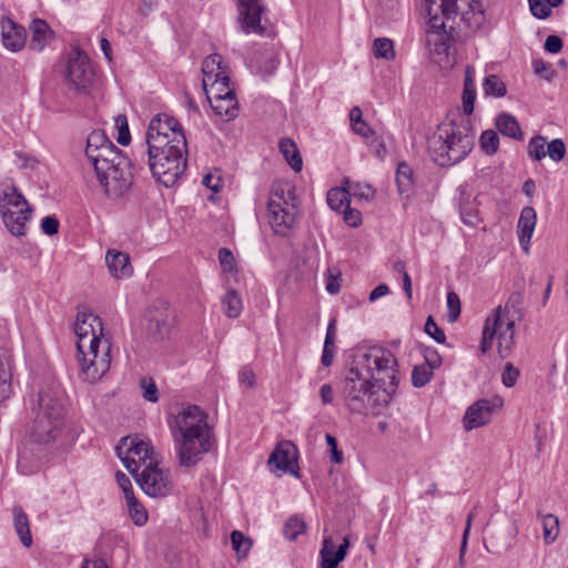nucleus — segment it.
Instances as JSON below:
<instances>
[{
	"instance_id": "obj_1",
	"label": "nucleus",
	"mask_w": 568,
	"mask_h": 568,
	"mask_svg": "<svg viewBox=\"0 0 568 568\" xmlns=\"http://www.w3.org/2000/svg\"><path fill=\"white\" fill-rule=\"evenodd\" d=\"M397 361L394 354L381 346L356 351L343 381L342 396L352 413H365L366 397L376 389L385 393V402L395 393L398 384Z\"/></svg>"
},
{
	"instance_id": "obj_2",
	"label": "nucleus",
	"mask_w": 568,
	"mask_h": 568,
	"mask_svg": "<svg viewBox=\"0 0 568 568\" xmlns=\"http://www.w3.org/2000/svg\"><path fill=\"white\" fill-rule=\"evenodd\" d=\"M85 156L94 168L100 186L109 197L123 196L133 184L131 161L103 131H92L87 138Z\"/></svg>"
},
{
	"instance_id": "obj_3",
	"label": "nucleus",
	"mask_w": 568,
	"mask_h": 568,
	"mask_svg": "<svg viewBox=\"0 0 568 568\" xmlns=\"http://www.w3.org/2000/svg\"><path fill=\"white\" fill-rule=\"evenodd\" d=\"M169 426L181 467L197 465L214 444L207 414L197 405H183L169 420Z\"/></svg>"
},
{
	"instance_id": "obj_4",
	"label": "nucleus",
	"mask_w": 568,
	"mask_h": 568,
	"mask_svg": "<svg viewBox=\"0 0 568 568\" xmlns=\"http://www.w3.org/2000/svg\"><path fill=\"white\" fill-rule=\"evenodd\" d=\"M77 362L83 381L94 383L109 372L111 342L103 334L101 318L91 312H79L74 323Z\"/></svg>"
},
{
	"instance_id": "obj_5",
	"label": "nucleus",
	"mask_w": 568,
	"mask_h": 568,
	"mask_svg": "<svg viewBox=\"0 0 568 568\" xmlns=\"http://www.w3.org/2000/svg\"><path fill=\"white\" fill-rule=\"evenodd\" d=\"M523 295L519 292L513 293L504 306H497L487 316L483 328L480 352L486 354L493 348L494 339L497 338V351L500 358H507L514 348L515 325L523 320Z\"/></svg>"
},
{
	"instance_id": "obj_6",
	"label": "nucleus",
	"mask_w": 568,
	"mask_h": 568,
	"mask_svg": "<svg viewBox=\"0 0 568 568\" xmlns=\"http://www.w3.org/2000/svg\"><path fill=\"white\" fill-rule=\"evenodd\" d=\"M474 145L475 133L468 119H462L460 123H442L427 140L428 154L439 166H450L460 162L470 153Z\"/></svg>"
},
{
	"instance_id": "obj_7",
	"label": "nucleus",
	"mask_w": 568,
	"mask_h": 568,
	"mask_svg": "<svg viewBox=\"0 0 568 568\" xmlns=\"http://www.w3.org/2000/svg\"><path fill=\"white\" fill-rule=\"evenodd\" d=\"M419 9L425 17L428 45L437 54H446L455 38V20L459 13L457 0H420Z\"/></svg>"
},
{
	"instance_id": "obj_8",
	"label": "nucleus",
	"mask_w": 568,
	"mask_h": 568,
	"mask_svg": "<svg viewBox=\"0 0 568 568\" xmlns=\"http://www.w3.org/2000/svg\"><path fill=\"white\" fill-rule=\"evenodd\" d=\"M186 139L178 135L164 145H148L149 166L152 175L165 186L173 185L186 169Z\"/></svg>"
},
{
	"instance_id": "obj_9",
	"label": "nucleus",
	"mask_w": 568,
	"mask_h": 568,
	"mask_svg": "<svg viewBox=\"0 0 568 568\" xmlns=\"http://www.w3.org/2000/svg\"><path fill=\"white\" fill-rule=\"evenodd\" d=\"M63 392L48 386L39 393V413L34 422V437L39 443H50L58 436L63 416Z\"/></svg>"
},
{
	"instance_id": "obj_10",
	"label": "nucleus",
	"mask_w": 568,
	"mask_h": 568,
	"mask_svg": "<svg viewBox=\"0 0 568 568\" xmlns=\"http://www.w3.org/2000/svg\"><path fill=\"white\" fill-rule=\"evenodd\" d=\"M94 77L89 57L80 49H73L64 74V85L75 93H87L91 84L93 85Z\"/></svg>"
},
{
	"instance_id": "obj_11",
	"label": "nucleus",
	"mask_w": 568,
	"mask_h": 568,
	"mask_svg": "<svg viewBox=\"0 0 568 568\" xmlns=\"http://www.w3.org/2000/svg\"><path fill=\"white\" fill-rule=\"evenodd\" d=\"M115 450L124 467L133 476H136L148 465V462H156L153 457V447L138 437L128 436L122 438Z\"/></svg>"
},
{
	"instance_id": "obj_12",
	"label": "nucleus",
	"mask_w": 568,
	"mask_h": 568,
	"mask_svg": "<svg viewBox=\"0 0 568 568\" xmlns=\"http://www.w3.org/2000/svg\"><path fill=\"white\" fill-rule=\"evenodd\" d=\"M133 477L141 489L151 497H164L173 488L169 471L159 467L158 462H148V465Z\"/></svg>"
},
{
	"instance_id": "obj_13",
	"label": "nucleus",
	"mask_w": 568,
	"mask_h": 568,
	"mask_svg": "<svg viewBox=\"0 0 568 568\" xmlns=\"http://www.w3.org/2000/svg\"><path fill=\"white\" fill-rule=\"evenodd\" d=\"M178 135H184L180 122L168 114H158L150 121L145 142L146 145H153L156 149V145L170 143L171 139Z\"/></svg>"
},
{
	"instance_id": "obj_14",
	"label": "nucleus",
	"mask_w": 568,
	"mask_h": 568,
	"mask_svg": "<svg viewBox=\"0 0 568 568\" xmlns=\"http://www.w3.org/2000/svg\"><path fill=\"white\" fill-rule=\"evenodd\" d=\"M268 223L274 233L281 236H287L295 223L296 206L295 203L282 206L281 204L268 201Z\"/></svg>"
},
{
	"instance_id": "obj_15",
	"label": "nucleus",
	"mask_w": 568,
	"mask_h": 568,
	"mask_svg": "<svg viewBox=\"0 0 568 568\" xmlns=\"http://www.w3.org/2000/svg\"><path fill=\"white\" fill-rule=\"evenodd\" d=\"M265 11L261 0H239V16L241 29L245 33L262 34L264 27L261 23V16Z\"/></svg>"
},
{
	"instance_id": "obj_16",
	"label": "nucleus",
	"mask_w": 568,
	"mask_h": 568,
	"mask_svg": "<svg viewBox=\"0 0 568 568\" xmlns=\"http://www.w3.org/2000/svg\"><path fill=\"white\" fill-rule=\"evenodd\" d=\"M348 547V537H344L343 542L339 546L335 545L331 536L325 537L320 551L322 559L321 568H337L338 564L345 559Z\"/></svg>"
},
{
	"instance_id": "obj_17",
	"label": "nucleus",
	"mask_w": 568,
	"mask_h": 568,
	"mask_svg": "<svg viewBox=\"0 0 568 568\" xmlns=\"http://www.w3.org/2000/svg\"><path fill=\"white\" fill-rule=\"evenodd\" d=\"M296 455V447L292 443H281L271 454L268 465L285 473H293L297 460Z\"/></svg>"
},
{
	"instance_id": "obj_18",
	"label": "nucleus",
	"mask_w": 568,
	"mask_h": 568,
	"mask_svg": "<svg viewBox=\"0 0 568 568\" xmlns=\"http://www.w3.org/2000/svg\"><path fill=\"white\" fill-rule=\"evenodd\" d=\"M493 408L488 399H479L470 405L464 416V427L471 430L489 423Z\"/></svg>"
},
{
	"instance_id": "obj_19",
	"label": "nucleus",
	"mask_w": 568,
	"mask_h": 568,
	"mask_svg": "<svg viewBox=\"0 0 568 568\" xmlns=\"http://www.w3.org/2000/svg\"><path fill=\"white\" fill-rule=\"evenodd\" d=\"M1 36L3 45L13 52L19 51L26 44L27 33L24 28L11 19L1 21Z\"/></svg>"
},
{
	"instance_id": "obj_20",
	"label": "nucleus",
	"mask_w": 568,
	"mask_h": 568,
	"mask_svg": "<svg viewBox=\"0 0 568 568\" xmlns=\"http://www.w3.org/2000/svg\"><path fill=\"white\" fill-rule=\"evenodd\" d=\"M105 263L110 274L115 278H125L132 275L133 268L128 253L116 250H108Z\"/></svg>"
},
{
	"instance_id": "obj_21",
	"label": "nucleus",
	"mask_w": 568,
	"mask_h": 568,
	"mask_svg": "<svg viewBox=\"0 0 568 568\" xmlns=\"http://www.w3.org/2000/svg\"><path fill=\"white\" fill-rule=\"evenodd\" d=\"M537 223V214L534 207L525 206L519 215L517 233L521 247L528 252L531 236Z\"/></svg>"
},
{
	"instance_id": "obj_22",
	"label": "nucleus",
	"mask_w": 568,
	"mask_h": 568,
	"mask_svg": "<svg viewBox=\"0 0 568 568\" xmlns=\"http://www.w3.org/2000/svg\"><path fill=\"white\" fill-rule=\"evenodd\" d=\"M7 230L17 237L24 236L27 233L26 224L31 219L32 209L23 211H3L0 213Z\"/></svg>"
},
{
	"instance_id": "obj_23",
	"label": "nucleus",
	"mask_w": 568,
	"mask_h": 568,
	"mask_svg": "<svg viewBox=\"0 0 568 568\" xmlns=\"http://www.w3.org/2000/svg\"><path fill=\"white\" fill-rule=\"evenodd\" d=\"M31 209L26 197L18 192L13 183L7 184L0 192V213L6 211H23Z\"/></svg>"
},
{
	"instance_id": "obj_24",
	"label": "nucleus",
	"mask_w": 568,
	"mask_h": 568,
	"mask_svg": "<svg viewBox=\"0 0 568 568\" xmlns=\"http://www.w3.org/2000/svg\"><path fill=\"white\" fill-rule=\"evenodd\" d=\"M29 29L31 32L29 48L33 51H42L47 45L48 41L53 39V31L51 30L47 21L42 19H34L30 23Z\"/></svg>"
},
{
	"instance_id": "obj_25",
	"label": "nucleus",
	"mask_w": 568,
	"mask_h": 568,
	"mask_svg": "<svg viewBox=\"0 0 568 568\" xmlns=\"http://www.w3.org/2000/svg\"><path fill=\"white\" fill-rule=\"evenodd\" d=\"M13 514V525L17 535L19 536V539L21 544L29 548L32 545V535L30 530V523L27 514L24 513L23 508L19 505H14L12 508Z\"/></svg>"
},
{
	"instance_id": "obj_26",
	"label": "nucleus",
	"mask_w": 568,
	"mask_h": 568,
	"mask_svg": "<svg viewBox=\"0 0 568 568\" xmlns=\"http://www.w3.org/2000/svg\"><path fill=\"white\" fill-rule=\"evenodd\" d=\"M203 88L206 90L210 81L214 78L226 75L225 67L222 64V57L217 53L206 57L202 62Z\"/></svg>"
},
{
	"instance_id": "obj_27",
	"label": "nucleus",
	"mask_w": 568,
	"mask_h": 568,
	"mask_svg": "<svg viewBox=\"0 0 568 568\" xmlns=\"http://www.w3.org/2000/svg\"><path fill=\"white\" fill-rule=\"evenodd\" d=\"M210 103L215 114L226 121H231L239 115L240 108L236 97L211 99Z\"/></svg>"
},
{
	"instance_id": "obj_28",
	"label": "nucleus",
	"mask_w": 568,
	"mask_h": 568,
	"mask_svg": "<svg viewBox=\"0 0 568 568\" xmlns=\"http://www.w3.org/2000/svg\"><path fill=\"white\" fill-rule=\"evenodd\" d=\"M496 126L498 131L505 136L515 139L517 141L524 140V133L518 121L515 116L508 113H503L497 116Z\"/></svg>"
},
{
	"instance_id": "obj_29",
	"label": "nucleus",
	"mask_w": 568,
	"mask_h": 568,
	"mask_svg": "<svg viewBox=\"0 0 568 568\" xmlns=\"http://www.w3.org/2000/svg\"><path fill=\"white\" fill-rule=\"evenodd\" d=\"M254 61L258 72L263 75H271L277 69L280 62L278 54L273 48L256 52Z\"/></svg>"
},
{
	"instance_id": "obj_30",
	"label": "nucleus",
	"mask_w": 568,
	"mask_h": 568,
	"mask_svg": "<svg viewBox=\"0 0 568 568\" xmlns=\"http://www.w3.org/2000/svg\"><path fill=\"white\" fill-rule=\"evenodd\" d=\"M396 184L398 193L409 199L413 192L414 180L413 169L406 162H400L397 165Z\"/></svg>"
},
{
	"instance_id": "obj_31",
	"label": "nucleus",
	"mask_w": 568,
	"mask_h": 568,
	"mask_svg": "<svg viewBox=\"0 0 568 568\" xmlns=\"http://www.w3.org/2000/svg\"><path fill=\"white\" fill-rule=\"evenodd\" d=\"M460 217L463 222L470 226H477L481 221L478 202L476 197L471 200L467 196L462 197L460 202Z\"/></svg>"
},
{
	"instance_id": "obj_32",
	"label": "nucleus",
	"mask_w": 568,
	"mask_h": 568,
	"mask_svg": "<svg viewBox=\"0 0 568 568\" xmlns=\"http://www.w3.org/2000/svg\"><path fill=\"white\" fill-rule=\"evenodd\" d=\"M280 151L284 155L290 166L295 171L300 172L303 166L302 156L295 142L291 139H282L280 142Z\"/></svg>"
},
{
	"instance_id": "obj_33",
	"label": "nucleus",
	"mask_w": 568,
	"mask_h": 568,
	"mask_svg": "<svg viewBox=\"0 0 568 568\" xmlns=\"http://www.w3.org/2000/svg\"><path fill=\"white\" fill-rule=\"evenodd\" d=\"M209 85L211 87V89H206L205 91L209 95L210 102L211 99L236 97L234 90L230 85V78L227 74L221 78H214L212 81H210Z\"/></svg>"
},
{
	"instance_id": "obj_34",
	"label": "nucleus",
	"mask_w": 568,
	"mask_h": 568,
	"mask_svg": "<svg viewBox=\"0 0 568 568\" xmlns=\"http://www.w3.org/2000/svg\"><path fill=\"white\" fill-rule=\"evenodd\" d=\"M542 521V537L546 545L552 544L559 535V519L552 514L542 515L538 513Z\"/></svg>"
},
{
	"instance_id": "obj_35",
	"label": "nucleus",
	"mask_w": 568,
	"mask_h": 568,
	"mask_svg": "<svg viewBox=\"0 0 568 568\" xmlns=\"http://www.w3.org/2000/svg\"><path fill=\"white\" fill-rule=\"evenodd\" d=\"M9 354L4 348H0V403L4 400L10 390L9 381Z\"/></svg>"
},
{
	"instance_id": "obj_36",
	"label": "nucleus",
	"mask_w": 568,
	"mask_h": 568,
	"mask_svg": "<svg viewBox=\"0 0 568 568\" xmlns=\"http://www.w3.org/2000/svg\"><path fill=\"white\" fill-rule=\"evenodd\" d=\"M125 501L133 524L140 527L144 526L149 519L145 507L136 499L135 496H130Z\"/></svg>"
},
{
	"instance_id": "obj_37",
	"label": "nucleus",
	"mask_w": 568,
	"mask_h": 568,
	"mask_svg": "<svg viewBox=\"0 0 568 568\" xmlns=\"http://www.w3.org/2000/svg\"><path fill=\"white\" fill-rule=\"evenodd\" d=\"M224 313L230 318H236L242 312V301L235 290H229L222 298Z\"/></svg>"
},
{
	"instance_id": "obj_38",
	"label": "nucleus",
	"mask_w": 568,
	"mask_h": 568,
	"mask_svg": "<svg viewBox=\"0 0 568 568\" xmlns=\"http://www.w3.org/2000/svg\"><path fill=\"white\" fill-rule=\"evenodd\" d=\"M462 21L466 24V27L476 31L481 27L485 21L484 11L481 10V6L476 2L475 6H470V10L462 12Z\"/></svg>"
},
{
	"instance_id": "obj_39",
	"label": "nucleus",
	"mask_w": 568,
	"mask_h": 568,
	"mask_svg": "<svg viewBox=\"0 0 568 568\" xmlns=\"http://www.w3.org/2000/svg\"><path fill=\"white\" fill-rule=\"evenodd\" d=\"M349 193L346 189L335 187L327 192V204L332 210L341 211L349 205Z\"/></svg>"
},
{
	"instance_id": "obj_40",
	"label": "nucleus",
	"mask_w": 568,
	"mask_h": 568,
	"mask_svg": "<svg viewBox=\"0 0 568 568\" xmlns=\"http://www.w3.org/2000/svg\"><path fill=\"white\" fill-rule=\"evenodd\" d=\"M305 531L306 524L297 516L290 517L283 527V534L290 540H295L300 535L305 534Z\"/></svg>"
},
{
	"instance_id": "obj_41",
	"label": "nucleus",
	"mask_w": 568,
	"mask_h": 568,
	"mask_svg": "<svg viewBox=\"0 0 568 568\" xmlns=\"http://www.w3.org/2000/svg\"><path fill=\"white\" fill-rule=\"evenodd\" d=\"M373 52L376 58L390 61L395 58L394 43L388 38H376L373 42Z\"/></svg>"
},
{
	"instance_id": "obj_42",
	"label": "nucleus",
	"mask_w": 568,
	"mask_h": 568,
	"mask_svg": "<svg viewBox=\"0 0 568 568\" xmlns=\"http://www.w3.org/2000/svg\"><path fill=\"white\" fill-rule=\"evenodd\" d=\"M483 89L486 95L501 98L506 94L505 83L495 74L487 75Z\"/></svg>"
},
{
	"instance_id": "obj_43",
	"label": "nucleus",
	"mask_w": 568,
	"mask_h": 568,
	"mask_svg": "<svg viewBox=\"0 0 568 568\" xmlns=\"http://www.w3.org/2000/svg\"><path fill=\"white\" fill-rule=\"evenodd\" d=\"M547 141L541 135H536L530 139L527 152L530 159L540 161L546 156Z\"/></svg>"
},
{
	"instance_id": "obj_44",
	"label": "nucleus",
	"mask_w": 568,
	"mask_h": 568,
	"mask_svg": "<svg viewBox=\"0 0 568 568\" xmlns=\"http://www.w3.org/2000/svg\"><path fill=\"white\" fill-rule=\"evenodd\" d=\"M434 368L422 364L414 367L412 373V383L415 387H423L432 379Z\"/></svg>"
},
{
	"instance_id": "obj_45",
	"label": "nucleus",
	"mask_w": 568,
	"mask_h": 568,
	"mask_svg": "<svg viewBox=\"0 0 568 568\" xmlns=\"http://www.w3.org/2000/svg\"><path fill=\"white\" fill-rule=\"evenodd\" d=\"M231 542L239 557H245L252 546L251 539L240 530H234L231 534Z\"/></svg>"
},
{
	"instance_id": "obj_46",
	"label": "nucleus",
	"mask_w": 568,
	"mask_h": 568,
	"mask_svg": "<svg viewBox=\"0 0 568 568\" xmlns=\"http://www.w3.org/2000/svg\"><path fill=\"white\" fill-rule=\"evenodd\" d=\"M499 146V136L497 132L493 130H486L481 133L480 136V148L481 150L488 154L493 155L497 152Z\"/></svg>"
},
{
	"instance_id": "obj_47",
	"label": "nucleus",
	"mask_w": 568,
	"mask_h": 568,
	"mask_svg": "<svg viewBox=\"0 0 568 568\" xmlns=\"http://www.w3.org/2000/svg\"><path fill=\"white\" fill-rule=\"evenodd\" d=\"M268 201H274L282 206L291 205V203H294L295 196L292 193V190L288 185L286 186H275L272 190L271 196Z\"/></svg>"
},
{
	"instance_id": "obj_48",
	"label": "nucleus",
	"mask_w": 568,
	"mask_h": 568,
	"mask_svg": "<svg viewBox=\"0 0 568 568\" xmlns=\"http://www.w3.org/2000/svg\"><path fill=\"white\" fill-rule=\"evenodd\" d=\"M530 13L540 20L548 19L552 13V8L545 0H527Z\"/></svg>"
},
{
	"instance_id": "obj_49",
	"label": "nucleus",
	"mask_w": 568,
	"mask_h": 568,
	"mask_svg": "<svg viewBox=\"0 0 568 568\" xmlns=\"http://www.w3.org/2000/svg\"><path fill=\"white\" fill-rule=\"evenodd\" d=\"M546 155L555 162H560L566 155V145L561 139H554L547 144Z\"/></svg>"
},
{
	"instance_id": "obj_50",
	"label": "nucleus",
	"mask_w": 568,
	"mask_h": 568,
	"mask_svg": "<svg viewBox=\"0 0 568 568\" xmlns=\"http://www.w3.org/2000/svg\"><path fill=\"white\" fill-rule=\"evenodd\" d=\"M115 128L118 129V138L116 141L121 145L129 144L131 140L130 131H129V124L128 119L125 115L120 114L115 118Z\"/></svg>"
},
{
	"instance_id": "obj_51",
	"label": "nucleus",
	"mask_w": 568,
	"mask_h": 568,
	"mask_svg": "<svg viewBox=\"0 0 568 568\" xmlns=\"http://www.w3.org/2000/svg\"><path fill=\"white\" fill-rule=\"evenodd\" d=\"M447 307H448V320L449 322H455L460 315V300L457 293L448 292L447 293Z\"/></svg>"
},
{
	"instance_id": "obj_52",
	"label": "nucleus",
	"mask_w": 568,
	"mask_h": 568,
	"mask_svg": "<svg viewBox=\"0 0 568 568\" xmlns=\"http://www.w3.org/2000/svg\"><path fill=\"white\" fill-rule=\"evenodd\" d=\"M141 387L143 389L142 396L145 400L156 403L159 400V390L155 383L150 378L141 379Z\"/></svg>"
},
{
	"instance_id": "obj_53",
	"label": "nucleus",
	"mask_w": 568,
	"mask_h": 568,
	"mask_svg": "<svg viewBox=\"0 0 568 568\" xmlns=\"http://www.w3.org/2000/svg\"><path fill=\"white\" fill-rule=\"evenodd\" d=\"M476 99L475 85H464L463 91V110L466 115H470L474 112V103Z\"/></svg>"
},
{
	"instance_id": "obj_54",
	"label": "nucleus",
	"mask_w": 568,
	"mask_h": 568,
	"mask_svg": "<svg viewBox=\"0 0 568 568\" xmlns=\"http://www.w3.org/2000/svg\"><path fill=\"white\" fill-rule=\"evenodd\" d=\"M532 68H534V72L537 75H540L541 78H544L545 80L550 81L555 75V71L551 68V64L549 62L544 61L542 59L534 60Z\"/></svg>"
},
{
	"instance_id": "obj_55",
	"label": "nucleus",
	"mask_w": 568,
	"mask_h": 568,
	"mask_svg": "<svg viewBox=\"0 0 568 568\" xmlns=\"http://www.w3.org/2000/svg\"><path fill=\"white\" fill-rule=\"evenodd\" d=\"M202 184L213 192H219L223 187V180L221 178L220 171L215 170L214 172H210L203 176Z\"/></svg>"
},
{
	"instance_id": "obj_56",
	"label": "nucleus",
	"mask_w": 568,
	"mask_h": 568,
	"mask_svg": "<svg viewBox=\"0 0 568 568\" xmlns=\"http://www.w3.org/2000/svg\"><path fill=\"white\" fill-rule=\"evenodd\" d=\"M425 332L439 344L446 341L444 331L436 324L432 316H428L426 320Z\"/></svg>"
},
{
	"instance_id": "obj_57",
	"label": "nucleus",
	"mask_w": 568,
	"mask_h": 568,
	"mask_svg": "<svg viewBox=\"0 0 568 568\" xmlns=\"http://www.w3.org/2000/svg\"><path fill=\"white\" fill-rule=\"evenodd\" d=\"M519 377V369L516 368L510 362L506 363L501 374V382L506 387H513Z\"/></svg>"
},
{
	"instance_id": "obj_58",
	"label": "nucleus",
	"mask_w": 568,
	"mask_h": 568,
	"mask_svg": "<svg viewBox=\"0 0 568 568\" xmlns=\"http://www.w3.org/2000/svg\"><path fill=\"white\" fill-rule=\"evenodd\" d=\"M425 365L432 368H438L442 365V357L435 347L426 346L423 348Z\"/></svg>"
},
{
	"instance_id": "obj_59",
	"label": "nucleus",
	"mask_w": 568,
	"mask_h": 568,
	"mask_svg": "<svg viewBox=\"0 0 568 568\" xmlns=\"http://www.w3.org/2000/svg\"><path fill=\"white\" fill-rule=\"evenodd\" d=\"M345 223L352 227H357L362 223V214L358 210L346 206L343 211Z\"/></svg>"
},
{
	"instance_id": "obj_60",
	"label": "nucleus",
	"mask_w": 568,
	"mask_h": 568,
	"mask_svg": "<svg viewBox=\"0 0 568 568\" xmlns=\"http://www.w3.org/2000/svg\"><path fill=\"white\" fill-rule=\"evenodd\" d=\"M326 444L331 448V460L341 464L343 462V453L337 448V440L332 434L325 435Z\"/></svg>"
},
{
	"instance_id": "obj_61",
	"label": "nucleus",
	"mask_w": 568,
	"mask_h": 568,
	"mask_svg": "<svg viewBox=\"0 0 568 568\" xmlns=\"http://www.w3.org/2000/svg\"><path fill=\"white\" fill-rule=\"evenodd\" d=\"M115 479L119 485V487L122 489L125 499L130 496H134L132 484L130 478L122 471H116Z\"/></svg>"
},
{
	"instance_id": "obj_62",
	"label": "nucleus",
	"mask_w": 568,
	"mask_h": 568,
	"mask_svg": "<svg viewBox=\"0 0 568 568\" xmlns=\"http://www.w3.org/2000/svg\"><path fill=\"white\" fill-rule=\"evenodd\" d=\"M239 381L242 385L253 388L256 384L255 373L248 366H244L239 373Z\"/></svg>"
},
{
	"instance_id": "obj_63",
	"label": "nucleus",
	"mask_w": 568,
	"mask_h": 568,
	"mask_svg": "<svg viewBox=\"0 0 568 568\" xmlns=\"http://www.w3.org/2000/svg\"><path fill=\"white\" fill-rule=\"evenodd\" d=\"M564 42L560 37L550 34L547 37L544 48L549 53H558L562 50Z\"/></svg>"
},
{
	"instance_id": "obj_64",
	"label": "nucleus",
	"mask_w": 568,
	"mask_h": 568,
	"mask_svg": "<svg viewBox=\"0 0 568 568\" xmlns=\"http://www.w3.org/2000/svg\"><path fill=\"white\" fill-rule=\"evenodd\" d=\"M41 229H42V232L47 235H54L58 233L59 231V221L57 217L54 216H45L42 221H41Z\"/></svg>"
}]
</instances>
